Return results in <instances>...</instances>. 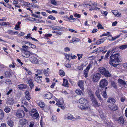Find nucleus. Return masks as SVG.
Masks as SVG:
<instances>
[{"label":"nucleus","instance_id":"54","mask_svg":"<svg viewBox=\"0 0 127 127\" xmlns=\"http://www.w3.org/2000/svg\"><path fill=\"white\" fill-rule=\"evenodd\" d=\"M76 19H77L79 21H80L79 19L78 18H73L72 19H71V20H69L71 22H73L76 21Z\"/></svg>","mask_w":127,"mask_h":127},{"label":"nucleus","instance_id":"47","mask_svg":"<svg viewBox=\"0 0 127 127\" xmlns=\"http://www.w3.org/2000/svg\"><path fill=\"white\" fill-rule=\"evenodd\" d=\"M98 29H103L104 27L100 23H98L97 26Z\"/></svg>","mask_w":127,"mask_h":127},{"label":"nucleus","instance_id":"22","mask_svg":"<svg viewBox=\"0 0 127 127\" xmlns=\"http://www.w3.org/2000/svg\"><path fill=\"white\" fill-rule=\"evenodd\" d=\"M88 93L90 96L91 99L95 97L94 96V95L93 94V93L91 91V90L90 89H89L88 90Z\"/></svg>","mask_w":127,"mask_h":127},{"label":"nucleus","instance_id":"6","mask_svg":"<svg viewBox=\"0 0 127 127\" xmlns=\"http://www.w3.org/2000/svg\"><path fill=\"white\" fill-rule=\"evenodd\" d=\"M92 104L95 107H99L100 105V103H98L97 100L95 99V97L91 99Z\"/></svg>","mask_w":127,"mask_h":127},{"label":"nucleus","instance_id":"16","mask_svg":"<svg viewBox=\"0 0 127 127\" xmlns=\"http://www.w3.org/2000/svg\"><path fill=\"white\" fill-rule=\"evenodd\" d=\"M106 40L105 38L98 40L96 42V44L98 45L103 43Z\"/></svg>","mask_w":127,"mask_h":127},{"label":"nucleus","instance_id":"8","mask_svg":"<svg viewBox=\"0 0 127 127\" xmlns=\"http://www.w3.org/2000/svg\"><path fill=\"white\" fill-rule=\"evenodd\" d=\"M79 102L81 104L86 105V104L88 103V101L86 99L82 98L79 100Z\"/></svg>","mask_w":127,"mask_h":127},{"label":"nucleus","instance_id":"42","mask_svg":"<svg viewBox=\"0 0 127 127\" xmlns=\"http://www.w3.org/2000/svg\"><path fill=\"white\" fill-rule=\"evenodd\" d=\"M75 92L78 95H81L82 92L81 90L79 89H77L76 91Z\"/></svg>","mask_w":127,"mask_h":127},{"label":"nucleus","instance_id":"46","mask_svg":"<svg viewBox=\"0 0 127 127\" xmlns=\"http://www.w3.org/2000/svg\"><path fill=\"white\" fill-rule=\"evenodd\" d=\"M83 64H82L80 66L78 67L77 69L79 70H83Z\"/></svg>","mask_w":127,"mask_h":127},{"label":"nucleus","instance_id":"21","mask_svg":"<svg viewBox=\"0 0 127 127\" xmlns=\"http://www.w3.org/2000/svg\"><path fill=\"white\" fill-rule=\"evenodd\" d=\"M39 114L37 112H36L33 114H31L32 118L34 119H37L39 116Z\"/></svg>","mask_w":127,"mask_h":127},{"label":"nucleus","instance_id":"33","mask_svg":"<svg viewBox=\"0 0 127 127\" xmlns=\"http://www.w3.org/2000/svg\"><path fill=\"white\" fill-rule=\"evenodd\" d=\"M14 102V101L12 98H9L7 102V103L10 105L13 104Z\"/></svg>","mask_w":127,"mask_h":127},{"label":"nucleus","instance_id":"43","mask_svg":"<svg viewBox=\"0 0 127 127\" xmlns=\"http://www.w3.org/2000/svg\"><path fill=\"white\" fill-rule=\"evenodd\" d=\"M59 73L61 76H63L65 75V73L62 70H60L59 71Z\"/></svg>","mask_w":127,"mask_h":127},{"label":"nucleus","instance_id":"5","mask_svg":"<svg viewBox=\"0 0 127 127\" xmlns=\"http://www.w3.org/2000/svg\"><path fill=\"white\" fill-rule=\"evenodd\" d=\"M24 111L21 110H18L16 112V115L19 118H21L24 117L25 115Z\"/></svg>","mask_w":127,"mask_h":127},{"label":"nucleus","instance_id":"29","mask_svg":"<svg viewBox=\"0 0 127 127\" xmlns=\"http://www.w3.org/2000/svg\"><path fill=\"white\" fill-rule=\"evenodd\" d=\"M118 121L121 124H123L124 122L123 118L122 116H121L119 117L118 119Z\"/></svg>","mask_w":127,"mask_h":127},{"label":"nucleus","instance_id":"13","mask_svg":"<svg viewBox=\"0 0 127 127\" xmlns=\"http://www.w3.org/2000/svg\"><path fill=\"white\" fill-rule=\"evenodd\" d=\"M84 82L82 80H80L78 83V85L80 88L82 90L84 89L83 87Z\"/></svg>","mask_w":127,"mask_h":127},{"label":"nucleus","instance_id":"45","mask_svg":"<svg viewBox=\"0 0 127 127\" xmlns=\"http://www.w3.org/2000/svg\"><path fill=\"white\" fill-rule=\"evenodd\" d=\"M111 83L112 86L114 88H116L117 87V86L116 85V83L114 81H111Z\"/></svg>","mask_w":127,"mask_h":127},{"label":"nucleus","instance_id":"25","mask_svg":"<svg viewBox=\"0 0 127 127\" xmlns=\"http://www.w3.org/2000/svg\"><path fill=\"white\" fill-rule=\"evenodd\" d=\"M106 70L105 69L102 67H100L99 69V71L103 75L105 72Z\"/></svg>","mask_w":127,"mask_h":127},{"label":"nucleus","instance_id":"59","mask_svg":"<svg viewBox=\"0 0 127 127\" xmlns=\"http://www.w3.org/2000/svg\"><path fill=\"white\" fill-rule=\"evenodd\" d=\"M74 16L76 17H77L78 18H80L81 17L80 15L79 14L77 13H75L73 14Z\"/></svg>","mask_w":127,"mask_h":127},{"label":"nucleus","instance_id":"34","mask_svg":"<svg viewBox=\"0 0 127 127\" xmlns=\"http://www.w3.org/2000/svg\"><path fill=\"white\" fill-rule=\"evenodd\" d=\"M103 75L107 77H109L111 76L110 74L107 70H106Z\"/></svg>","mask_w":127,"mask_h":127},{"label":"nucleus","instance_id":"28","mask_svg":"<svg viewBox=\"0 0 127 127\" xmlns=\"http://www.w3.org/2000/svg\"><path fill=\"white\" fill-rule=\"evenodd\" d=\"M4 74L5 77L7 78H9L11 75V72L8 71L6 72Z\"/></svg>","mask_w":127,"mask_h":127},{"label":"nucleus","instance_id":"53","mask_svg":"<svg viewBox=\"0 0 127 127\" xmlns=\"http://www.w3.org/2000/svg\"><path fill=\"white\" fill-rule=\"evenodd\" d=\"M32 16L34 17H36V18H40V19H41L42 18L41 16H40L34 14H32Z\"/></svg>","mask_w":127,"mask_h":127},{"label":"nucleus","instance_id":"1","mask_svg":"<svg viewBox=\"0 0 127 127\" xmlns=\"http://www.w3.org/2000/svg\"><path fill=\"white\" fill-rule=\"evenodd\" d=\"M118 47H116L113 48L111 51V53H112L110 57L109 64L114 66H116L119 64L120 60L118 56L119 53L118 51Z\"/></svg>","mask_w":127,"mask_h":127},{"label":"nucleus","instance_id":"11","mask_svg":"<svg viewBox=\"0 0 127 127\" xmlns=\"http://www.w3.org/2000/svg\"><path fill=\"white\" fill-rule=\"evenodd\" d=\"M42 78V76H37L34 77V80L37 83H41L42 81L40 78Z\"/></svg>","mask_w":127,"mask_h":127},{"label":"nucleus","instance_id":"63","mask_svg":"<svg viewBox=\"0 0 127 127\" xmlns=\"http://www.w3.org/2000/svg\"><path fill=\"white\" fill-rule=\"evenodd\" d=\"M120 101L122 102H124L125 100V97H122L120 98Z\"/></svg>","mask_w":127,"mask_h":127},{"label":"nucleus","instance_id":"60","mask_svg":"<svg viewBox=\"0 0 127 127\" xmlns=\"http://www.w3.org/2000/svg\"><path fill=\"white\" fill-rule=\"evenodd\" d=\"M22 48H23V50L25 51L27 49L28 47L26 46H22Z\"/></svg>","mask_w":127,"mask_h":127},{"label":"nucleus","instance_id":"57","mask_svg":"<svg viewBox=\"0 0 127 127\" xmlns=\"http://www.w3.org/2000/svg\"><path fill=\"white\" fill-rule=\"evenodd\" d=\"M120 36V35H117L116 36H115V37L114 38H113L111 36V40H115V39L117 38H119Z\"/></svg>","mask_w":127,"mask_h":127},{"label":"nucleus","instance_id":"52","mask_svg":"<svg viewBox=\"0 0 127 127\" xmlns=\"http://www.w3.org/2000/svg\"><path fill=\"white\" fill-rule=\"evenodd\" d=\"M51 4L54 5H56L57 3L55 0H50Z\"/></svg>","mask_w":127,"mask_h":127},{"label":"nucleus","instance_id":"58","mask_svg":"<svg viewBox=\"0 0 127 127\" xmlns=\"http://www.w3.org/2000/svg\"><path fill=\"white\" fill-rule=\"evenodd\" d=\"M65 66L67 68H70L71 67V65L69 63L65 64Z\"/></svg>","mask_w":127,"mask_h":127},{"label":"nucleus","instance_id":"62","mask_svg":"<svg viewBox=\"0 0 127 127\" xmlns=\"http://www.w3.org/2000/svg\"><path fill=\"white\" fill-rule=\"evenodd\" d=\"M65 57L66 58L68 59L69 60V57H70V55L69 54H65Z\"/></svg>","mask_w":127,"mask_h":127},{"label":"nucleus","instance_id":"12","mask_svg":"<svg viewBox=\"0 0 127 127\" xmlns=\"http://www.w3.org/2000/svg\"><path fill=\"white\" fill-rule=\"evenodd\" d=\"M27 122V120L25 119H21L19 121L20 124L23 126L26 125Z\"/></svg>","mask_w":127,"mask_h":127},{"label":"nucleus","instance_id":"50","mask_svg":"<svg viewBox=\"0 0 127 127\" xmlns=\"http://www.w3.org/2000/svg\"><path fill=\"white\" fill-rule=\"evenodd\" d=\"M28 43L30 45H31V46L30 47V48H35L36 46L35 45L32 44L30 42H29V43L28 42V43Z\"/></svg>","mask_w":127,"mask_h":127},{"label":"nucleus","instance_id":"18","mask_svg":"<svg viewBox=\"0 0 127 127\" xmlns=\"http://www.w3.org/2000/svg\"><path fill=\"white\" fill-rule=\"evenodd\" d=\"M8 119L7 124L8 125L11 127L13 125V122L12 120L9 119V118H7Z\"/></svg>","mask_w":127,"mask_h":127},{"label":"nucleus","instance_id":"35","mask_svg":"<svg viewBox=\"0 0 127 127\" xmlns=\"http://www.w3.org/2000/svg\"><path fill=\"white\" fill-rule=\"evenodd\" d=\"M3 111L1 109H0V120L2 119L4 117Z\"/></svg>","mask_w":127,"mask_h":127},{"label":"nucleus","instance_id":"56","mask_svg":"<svg viewBox=\"0 0 127 127\" xmlns=\"http://www.w3.org/2000/svg\"><path fill=\"white\" fill-rule=\"evenodd\" d=\"M73 42H79L80 40L78 38H73Z\"/></svg>","mask_w":127,"mask_h":127},{"label":"nucleus","instance_id":"26","mask_svg":"<svg viewBox=\"0 0 127 127\" xmlns=\"http://www.w3.org/2000/svg\"><path fill=\"white\" fill-rule=\"evenodd\" d=\"M18 88L20 89H24L27 87L26 85L23 84H20L18 86Z\"/></svg>","mask_w":127,"mask_h":127},{"label":"nucleus","instance_id":"3","mask_svg":"<svg viewBox=\"0 0 127 127\" xmlns=\"http://www.w3.org/2000/svg\"><path fill=\"white\" fill-rule=\"evenodd\" d=\"M18 1L21 3H23L24 5H31V7L33 8H38L39 7L38 5L35 4H32V3H30L24 1L23 0H18Z\"/></svg>","mask_w":127,"mask_h":127},{"label":"nucleus","instance_id":"2","mask_svg":"<svg viewBox=\"0 0 127 127\" xmlns=\"http://www.w3.org/2000/svg\"><path fill=\"white\" fill-rule=\"evenodd\" d=\"M108 83V82L105 79H102L100 81L99 83V87L102 90L104 88V90H106L107 89V87H106V86L107 85Z\"/></svg>","mask_w":127,"mask_h":127},{"label":"nucleus","instance_id":"39","mask_svg":"<svg viewBox=\"0 0 127 127\" xmlns=\"http://www.w3.org/2000/svg\"><path fill=\"white\" fill-rule=\"evenodd\" d=\"M119 48L121 50H123L127 48V45H122L120 46Z\"/></svg>","mask_w":127,"mask_h":127},{"label":"nucleus","instance_id":"40","mask_svg":"<svg viewBox=\"0 0 127 127\" xmlns=\"http://www.w3.org/2000/svg\"><path fill=\"white\" fill-rule=\"evenodd\" d=\"M4 111L7 113H8L10 111L11 109L8 107L6 106L5 108Z\"/></svg>","mask_w":127,"mask_h":127},{"label":"nucleus","instance_id":"38","mask_svg":"<svg viewBox=\"0 0 127 127\" xmlns=\"http://www.w3.org/2000/svg\"><path fill=\"white\" fill-rule=\"evenodd\" d=\"M38 105L41 108H43L45 106L44 103L42 101H40L38 103Z\"/></svg>","mask_w":127,"mask_h":127},{"label":"nucleus","instance_id":"61","mask_svg":"<svg viewBox=\"0 0 127 127\" xmlns=\"http://www.w3.org/2000/svg\"><path fill=\"white\" fill-rule=\"evenodd\" d=\"M83 55V54H82L81 55L79 54H77V56L78 57V59L79 60H80V59L82 58V56Z\"/></svg>","mask_w":127,"mask_h":127},{"label":"nucleus","instance_id":"14","mask_svg":"<svg viewBox=\"0 0 127 127\" xmlns=\"http://www.w3.org/2000/svg\"><path fill=\"white\" fill-rule=\"evenodd\" d=\"M31 53V52L29 51H25L24 53H23L22 54V55L23 56V57H26V58H28L29 57L30 55V53Z\"/></svg>","mask_w":127,"mask_h":127},{"label":"nucleus","instance_id":"37","mask_svg":"<svg viewBox=\"0 0 127 127\" xmlns=\"http://www.w3.org/2000/svg\"><path fill=\"white\" fill-rule=\"evenodd\" d=\"M105 91L102 92V94L103 97L105 98H106L107 97V96L106 92V90H104Z\"/></svg>","mask_w":127,"mask_h":127},{"label":"nucleus","instance_id":"51","mask_svg":"<svg viewBox=\"0 0 127 127\" xmlns=\"http://www.w3.org/2000/svg\"><path fill=\"white\" fill-rule=\"evenodd\" d=\"M24 69L26 70L27 73L29 75H31L32 74V73L30 70L27 68H25Z\"/></svg>","mask_w":127,"mask_h":127},{"label":"nucleus","instance_id":"17","mask_svg":"<svg viewBox=\"0 0 127 127\" xmlns=\"http://www.w3.org/2000/svg\"><path fill=\"white\" fill-rule=\"evenodd\" d=\"M44 96L46 97V98L48 99H50L52 97V94L49 92L47 93Z\"/></svg>","mask_w":127,"mask_h":127},{"label":"nucleus","instance_id":"55","mask_svg":"<svg viewBox=\"0 0 127 127\" xmlns=\"http://www.w3.org/2000/svg\"><path fill=\"white\" fill-rule=\"evenodd\" d=\"M48 18L52 20H54L55 19V18L51 15H49L48 16Z\"/></svg>","mask_w":127,"mask_h":127},{"label":"nucleus","instance_id":"15","mask_svg":"<svg viewBox=\"0 0 127 127\" xmlns=\"http://www.w3.org/2000/svg\"><path fill=\"white\" fill-rule=\"evenodd\" d=\"M107 102L109 103L114 104L116 102L115 100L112 98H110L107 99Z\"/></svg>","mask_w":127,"mask_h":127},{"label":"nucleus","instance_id":"9","mask_svg":"<svg viewBox=\"0 0 127 127\" xmlns=\"http://www.w3.org/2000/svg\"><path fill=\"white\" fill-rule=\"evenodd\" d=\"M91 106L90 105L87 106L85 105V107L81 105H79L78 106V107L81 109L82 110H85L86 108L89 109L90 108Z\"/></svg>","mask_w":127,"mask_h":127},{"label":"nucleus","instance_id":"4","mask_svg":"<svg viewBox=\"0 0 127 127\" xmlns=\"http://www.w3.org/2000/svg\"><path fill=\"white\" fill-rule=\"evenodd\" d=\"M101 75L100 73H97L94 74L92 78V81L95 82H97L100 77Z\"/></svg>","mask_w":127,"mask_h":127},{"label":"nucleus","instance_id":"19","mask_svg":"<svg viewBox=\"0 0 127 127\" xmlns=\"http://www.w3.org/2000/svg\"><path fill=\"white\" fill-rule=\"evenodd\" d=\"M108 107L110 108V109L113 111L116 110L118 109V106L116 105H114L113 107L111 106L110 105L108 106Z\"/></svg>","mask_w":127,"mask_h":127},{"label":"nucleus","instance_id":"31","mask_svg":"<svg viewBox=\"0 0 127 127\" xmlns=\"http://www.w3.org/2000/svg\"><path fill=\"white\" fill-rule=\"evenodd\" d=\"M66 118L68 119L72 120V119H75L72 115L70 114L67 115L66 116Z\"/></svg>","mask_w":127,"mask_h":127},{"label":"nucleus","instance_id":"32","mask_svg":"<svg viewBox=\"0 0 127 127\" xmlns=\"http://www.w3.org/2000/svg\"><path fill=\"white\" fill-rule=\"evenodd\" d=\"M49 69L48 68H47V69L43 70V73H44V75L46 76H48L49 74V71H48Z\"/></svg>","mask_w":127,"mask_h":127},{"label":"nucleus","instance_id":"36","mask_svg":"<svg viewBox=\"0 0 127 127\" xmlns=\"http://www.w3.org/2000/svg\"><path fill=\"white\" fill-rule=\"evenodd\" d=\"M110 52V51L109 50L106 53V54H105L104 57V59L105 60H106L108 58V57Z\"/></svg>","mask_w":127,"mask_h":127},{"label":"nucleus","instance_id":"23","mask_svg":"<svg viewBox=\"0 0 127 127\" xmlns=\"http://www.w3.org/2000/svg\"><path fill=\"white\" fill-rule=\"evenodd\" d=\"M56 30L58 31H64L65 30V27H63L56 26Z\"/></svg>","mask_w":127,"mask_h":127},{"label":"nucleus","instance_id":"30","mask_svg":"<svg viewBox=\"0 0 127 127\" xmlns=\"http://www.w3.org/2000/svg\"><path fill=\"white\" fill-rule=\"evenodd\" d=\"M95 94L97 98L101 102V98L100 96V95L99 94V90L96 91L95 92Z\"/></svg>","mask_w":127,"mask_h":127},{"label":"nucleus","instance_id":"48","mask_svg":"<svg viewBox=\"0 0 127 127\" xmlns=\"http://www.w3.org/2000/svg\"><path fill=\"white\" fill-rule=\"evenodd\" d=\"M7 32L9 34L13 35H14V32L12 30H8L7 31Z\"/></svg>","mask_w":127,"mask_h":127},{"label":"nucleus","instance_id":"44","mask_svg":"<svg viewBox=\"0 0 127 127\" xmlns=\"http://www.w3.org/2000/svg\"><path fill=\"white\" fill-rule=\"evenodd\" d=\"M29 127H33L34 125V123L33 121L30 122L29 124Z\"/></svg>","mask_w":127,"mask_h":127},{"label":"nucleus","instance_id":"49","mask_svg":"<svg viewBox=\"0 0 127 127\" xmlns=\"http://www.w3.org/2000/svg\"><path fill=\"white\" fill-rule=\"evenodd\" d=\"M102 48V47H99V48L96 49L93 52V53L97 52L98 51V50L99 52L101 51H101V48Z\"/></svg>","mask_w":127,"mask_h":127},{"label":"nucleus","instance_id":"7","mask_svg":"<svg viewBox=\"0 0 127 127\" xmlns=\"http://www.w3.org/2000/svg\"><path fill=\"white\" fill-rule=\"evenodd\" d=\"M30 61L32 63L35 64H37L38 63L37 59L34 56L30 58Z\"/></svg>","mask_w":127,"mask_h":127},{"label":"nucleus","instance_id":"41","mask_svg":"<svg viewBox=\"0 0 127 127\" xmlns=\"http://www.w3.org/2000/svg\"><path fill=\"white\" fill-rule=\"evenodd\" d=\"M118 81V83L121 84L125 85L126 84V83L124 81L120 79H119Z\"/></svg>","mask_w":127,"mask_h":127},{"label":"nucleus","instance_id":"27","mask_svg":"<svg viewBox=\"0 0 127 127\" xmlns=\"http://www.w3.org/2000/svg\"><path fill=\"white\" fill-rule=\"evenodd\" d=\"M28 82L31 89H32V88L33 87L34 84L33 83L32 79H30L28 80Z\"/></svg>","mask_w":127,"mask_h":127},{"label":"nucleus","instance_id":"20","mask_svg":"<svg viewBox=\"0 0 127 127\" xmlns=\"http://www.w3.org/2000/svg\"><path fill=\"white\" fill-rule=\"evenodd\" d=\"M37 74H35V75L36 76H38V75H42L43 74V70L37 69L36 71Z\"/></svg>","mask_w":127,"mask_h":127},{"label":"nucleus","instance_id":"24","mask_svg":"<svg viewBox=\"0 0 127 127\" xmlns=\"http://www.w3.org/2000/svg\"><path fill=\"white\" fill-rule=\"evenodd\" d=\"M68 84V81L67 80L65 79H63V83L62 85L64 86L67 87Z\"/></svg>","mask_w":127,"mask_h":127},{"label":"nucleus","instance_id":"64","mask_svg":"<svg viewBox=\"0 0 127 127\" xmlns=\"http://www.w3.org/2000/svg\"><path fill=\"white\" fill-rule=\"evenodd\" d=\"M122 65L125 68L127 69V63H123Z\"/></svg>","mask_w":127,"mask_h":127},{"label":"nucleus","instance_id":"10","mask_svg":"<svg viewBox=\"0 0 127 127\" xmlns=\"http://www.w3.org/2000/svg\"><path fill=\"white\" fill-rule=\"evenodd\" d=\"M112 12L115 16H116L117 17H120L121 16V13H119L117 10H113L112 11Z\"/></svg>","mask_w":127,"mask_h":127}]
</instances>
